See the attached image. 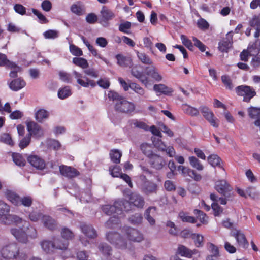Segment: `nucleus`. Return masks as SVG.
Wrapping results in <instances>:
<instances>
[{
  "instance_id": "c9c22d12",
  "label": "nucleus",
  "mask_w": 260,
  "mask_h": 260,
  "mask_svg": "<svg viewBox=\"0 0 260 260\" xmlns=\"http://www.w3.org/2000/svg\"><path fill=\"white\" fill-rule=\"evenodd\" d=\"M130 87L131 89L143 98H147L146 91L139 84L131 82Z\"/></svg>"
},
{
  "instance_id": "9b49d317",
  "label": "nucleus",
  "mask_w": 260,
  "mask_h": 260,
  "mask_svg": "<svg viewBox=\"0 0 260 260\" xmlns=\"http://www.w3.org/2000/svg\"><path fill=\"white\" fill-rule=\"evenodd\" d=\"M153 145L159 151L166 152L167 154L171 157H173L176 152L173 146H167L162 141L161 139H156L154 138L152 139Z\"/></svg>"
},
{
  "instance_id": "7ed1b4c3",
  "label": "nucleus",
  "mask_w": 260,
  "mask_h": 260,
  "mask_svg": "<svg viewBox=\"0 0 260 260\" xmlns=\"http://www.w3.org/2000/svg\"><path fill=\"white\" fill-rule=\"evenodd\" d=\"M0 252L2 257L5 259L23 260L26 257L25 254L20 252V248L16 243H11L4 246Z\"/></svg>"
},
{
  "instance_id": "49530a36",
  "label": "nucleus",
  "mask_w": 260,
  "mask_h": 260,
  "mask_svg": "<svg viewBox=\"0 0 260 260\" xmlns=\"http://www.w3.org/2000/svg\"><path fill=\"white\" fill-rule=\"evenodd\" d=\"M54 244L53 242L49 240H44L41 243V246L44 251L49 253L54 249Z\"/></svg>"
},
{
  "instance_id": "f704fd0d",
  "label": "nucleus",
  "mask_w": 260,
  "mask_h": 260,
  "mask_svg": "<svg viewBox=\"0 0 260 260\" xmlns=\"http://www.w3.org/2000/svg\"><path fill=\"white\" fill-rule=\"evenodd\" d=\"M177 254L187 258H191L192 256V253L191 252V250L182 245H179Z\"/></svg>"
},
{
  "instance_id": "a211bd4d",
  "label": "nucleus",
  "mask_w": 260,
  "mask_h": 260,
  "mask_svg": "<svg viewBox=\"0 0 260 260\" xmlns=\"http://www.w3.org/2000/svg\"><path fill=\"white\" fill-rule=\"evenodd\" d=\"M11 233L20 242L26 243L28 241L27 234L22 228H13L11 229Z\"/></svg>"
},
{
  "instance_id": "ea45409f",
  "label": "nucleus",
  "mask_w": 260,
  "mask_h": 260,
  "mask_svg": "<svg viewBox=\"0 0 260 260\" xmlns=\"http://www.w3.org/2000/svg\"><path fill=\"white\" fill-rule=\"evenodd\" d=\"M189 164L192 167L198 171H202L204 169V166L200 162V160L195 156H192L188 158Z\"/></svg>"
},
{
  "instance_id": "b1692460",
  "label": "nucleus",
  "mask_w": 260,
  "mask_h": 260,
  "mask_svg": "<svg viewBox=\"0 0 260 260\" xmlns=\"http://www.w3.org/2000/svg\"><path fill=\"white\" fill-rule=\"evenodd\" d=\"M80 228L82 232L88 238H94L96 237V232L92 226L86 224H82Z\"/></svg>"
},
{
  "instance_id": "bb28decb",
  "label": "nucleus",
  "mask_w": 260,
  "mask_h": 260,
  "mask_svg": "<svg viewBox=\"0 0 260 260\" xmlns=\"http://www.w3.org/2000/svg\"><path fill=\"white\" fill-rule=\"evenodd\" d=\"M23 222L22 219L16 215L8 214L7 218L2 223L5 224H15L18 225Z\"/></svg>"
},
{
  "instance_id": "e433bc0d",
  "label": "nucleus",
  "mask_w": 260,
  "mask_h": 260,
  "mask_svg": "<svg viewBox=\"0 0 260 260\" xmlns=\"http://www.w3.org/2000/svg\"><path fill=\"white\" fill-rule=\"evenodd\" d=\"M182 110L185 113L191 116H197L199 115V111L197 108L187 104L182 106Z\"/></svg>"
},
{
  "instance_id": "cd10ccee",
  "label": "nucleus",
  "mask_w": 260,
  "mask_h": 260,
  "mask_svg": "<svg viewBox=\"0 0 260 260\" xmlns=\"http://www.w3.org/2000/svg\"><path fill=\"white\" fill-rule=\"evenodd\" d=\"M6 198L14 205L20 206L21 197L15 192L7 190L5 192Z\"/></svg>"
},
{
  "instance_id": "37998d69",
  "label": "nucleus",
  "mask_w": 260,
  "mask_h": 260,
  "mask_svg": "<svg viewBox=\"0 0 260 260\" xmlns=\"http://www.w3.org/2000/svg\"><path fill=\"white\" fill-rule=\"evenodd\" d=\"M48 116V112L44 109H39L35 114L36 119L39 122H42L44 119H47Z\"/></svg>"
},
{
  "instance_id": "7c9ffc66",
  "label": "nucleus",
  "mask_w": 260,
  "mask_h": 260,
  "mask_svg": "<svg viewBox=\"0 0 260 260\" xmlns=\"http://www.w3.org/2000/svg\"><path fill=\"white\" fill-rule=\"evenodd\" d=\"M207 160L212 166L214 167H218L224 170L221 165V159L217 155L211 154L208 157Z\"/></svg>"
},
{
  "instance_id": "a18cd8bd",
  "label": "nucleus",
  "mask_w": 260,
  "mask_h": 260,
  "mask_svg": "<svg viewBox=\"0 0 260 260\" xmlns=\"http://www.w3.org/2000/svg\"><path fill=\"white\" fill-rule=\"evenodd\" d=\"M179 217L182 222L194 223L196 222V218L193 216L188 215L187 213L184 212H180L179 213Z\"/></svg>"
},
{
  "instance_id": "a878e982",
  "label": "nucleus",
  "mask_w": 260,
  "mask_h": 260,
  "mask_svg": "<svg viewBox=\"0 0 260 260\" xmlns=\"http://www.w3.org/2000/svg\"><path fill=\"white\" fill-rule=\"evenodd\" d=\"M156 208L151 206L147 208L145 212V218L151 225H154L155 223V220L153 217L156 214Z\"/></svg>"
},
{
  "instance_id": "f8f14e48",
  "label": "nucleus",
  "mask_w": 260,
  "mask_h": 260,
  "mask_svg": "<svg viewBox=\"0 0 260 260\" xmlns=\"http://www.w3.org/2000/svg\"><path fill=\"white\" fill-rule=\"evenodd\" d=\"M27 160L32 167L37 170H43L46 167L45 160L37 155H29L27 157Z\"/></svg>"
},
{
  "instance_id": "f3484780",
  "label": "nucleus",
  "mask_w": 260,
  "mask_h": 260,
  "mask_svg": "<svg viewBox=\"0 0 260 260\" xmlns=\"http://www.w3.org/2000/svg\"><path fill=\"white\" fill-rule=\"evenodd\" d=\"M131 74L144 85L147 86L148 84V77L146 75L144 72L140 71L138 67H134L132 68L131 69Z\"/></svg>"
},
{
  "instance_id": "2eb2a0df",
  "label": "nucleus",
  "mask_w": 260,
  "mask_h": 260,
  "mask_svg": "<svg viewBox=\"0 0 260 260\" xmlns=\"http://www.w3.org/2000/svg\"><path fill=\"white\" fill-rule=\"evenodd\" d=\"M178 170L181 171V173L184 177L189 176L196 181H199L202 179V176L200 174L189 168L179 166L178 167Z\"/></svg>"
},
{
  "instance_id": "4d7b16f0",
  "label": "nucleus",
  "mask_w": 260,
  "mask_h": 260,
  "mask_svg": "<svg viewBox=\"0 0 260 260\" xmlns=\"http://www.w3.org/2000/svg\"><path fill=\"white\" fill-rule=\"evenodd\" d=\"M27 234V238L28 237L31 239H35L37 237V231L36 229L32 226H31L29 223H27L26 231L25 232Z\"/></svg>"
},
{
  "instance_id": "423d86ee",
  "label": "nucleus",
  "mask_w": 260,
  "mask_h": 260,
  "mask_svg": "<svg viewBox=\"0 0 260 260\" xmlns=\"http://www.w3.org/2000/svg\"><path fill=\"white\" fill-rule=\"evenodd\" d=\"M106 239L117 248L124 249L127 247L126 241L117 232H110L107 233Z\"/></svg>"
},
{
  "instance_id": "4c0bfd02",
  "label": "nucleus",
  "mask_w": 260,
  "mask_h": 260,
  "mask_svg": "<svg viewBox=\"0 0 260 260\" xmlns=\"http://www.w3.org/2000/svg\"><path fill=\"white\" fill-rule=\"evenodd\" d=\"M117 63L121 67H128L131 63V59L121 54H118L116 55Z\"/></svg>"
},
{
  "instance_id": "c85d7f7f",
  "label": "nucleus",
  "mask_w": 260,
  "mask_h": 260,
  "mask_svg": "<svg viewBox=\"0 0 260 260\" xmlns=\"http://www.w3.org/2000/svg\"><path fill=\"white\" fill-rule=\"evenodd\" d=\"M10 206L4 201L0 200V223H3L9 214Z\"/></svg>"
},
{
  "instance_id": "9d476101",
  "label": "nucleus",
  "mask_w": 260,
  "mask_h": 260,
  "mask_svg": "<svg viewBox=\"0 0 260 260\" xmlns=\"http://www.w3.org/2000/svg\"><path fill=\"white\" fill-rule=\"evenodd\" d=\"M115 17L114 13L107 6H103L100 11L99 22L104 26H108L109 21Z\"/></svg>"
},
{
  "instance_id": "f257e3e1",
  "label": "nucleus",
  "mask_w": 260,
  "mask_h": 260,
  "mask_svg": "<svg viewBox=\"0 0 260 260\" xmlns=\"http://www.w3.org/2000/svg\"><path fill=\"white\" fill-rule=\"evenodd\" d=\"M145 204V200L142 196L136 193L131 192L129 195V201L121 199L116 201L113 205H105L102 207L103 211L107 215L112 216L105 223V225L107 229H115L120 223L119 217L123 211H129L132 206L142 209Z\"/></svg>"
},
{
  "instance_id": "5fc2aeb1",
  "label": "nucleus",
  "mask_w": 260,
  "mask_h": 260,
  "mask_svg": "<svg viewBox=\"0 0 260 260\" xmlns=\"http://www.w3.org/2000/svg\"><path fill=\"white\" fill-rule=\"evenodd\" d=\"M0 141L10 146H13L14 142L9 134L3 133L0 136Z\"/></svg>"
},
{
  "instance_id": "e2e57ef3",
  "label": "nucleus",
  "mask_w": 260,
  "mask_h": 260,
  "mask_svg": "<svg viewBox=\"0 0 260 260\" xmlns=\"http://www.w3.org/2000/svg\"><path fill=\"white\" fill-rule=\"evenodd\" d=\"M33 202L32 198L30 196H25L21 198L20 206L23 205L26 207H29L31 206Z\"/></svg>"
},
{
  "instance_id": "0eeeda50",
  "label": "nucleus",
  "mask_w": 260,
  "mask_h": 260,
  "mask_svg": "<svg viewBox=\"0 0 260 260\" xmlns=\"http://www.w3.org/2000/svg\"><path fill=\"white\" fill-rule=\"evenodd\" d=\"M214 188L225 197H230L233 190L232 186L224 179L217 180L215 183Z\"/></svg>"
},
{
  "instance_id": "393cba45",
  "label": "nucleus",
  "mask_w": 260,
  "mask_h": 260,
  "mask_svg": "<svg viewBox=\"0 0 260 260\" xmlns=\"http://www.w3.org/2000/svg\"><path fill=\"white\" fill-rule=\"evenodd\" d=\"M146 75L150 76L155 81L159 82L162 80V76L159 74L158 70L155 67H152L151 68L146 67Z\"/></svg>"
},
{
  "instance_id": "473e14b6",
  "label": "nucleus",
  "mask_w": 260,
  "mask_h": 260,
  "mask_svg": "<svg viewBox=\"0 0 260 260\" xmlns=\"http://www.w3.org/2000/svg\"><path fill=\"white\" fill-rule=\"evenodd\" d=\"M54 245V249L65 250L67 248L69 242L67 240L60 238L54 239L53 242Z\"/></svg>"
},
{
  "instance_id": "6e6d98bb",
  "label": "nucleus",
  "mask_w": 260,
  "mask_h": 260,
  "mask_svg": "<svg viewBox=\"0 0 260 260\" xmlns=\"http://www.w3.org/2000/svg\"><path fill=\"white\" fill-rule=\"evenodd\" d=\"M31 137L30 135H27L20 140L19 143V147L21 149H23L26 148L30 144L31 142Z\"/></svg>"
},
{
  "instance_id": "4be33fe9",
  "label": "nucleus",
  "mask_w": 260,
  "mask_h": 260,
  "mask_svg": "<svg viewBox=\"0 0 260 260\" xmlns=\"http://www.w3.org/2000/svg\"><path fill=\"white\" fill-rule=\"evenodd\" d=\"M210 198L214 202L211 205L214 215L215 216H218L223 212V209L217 203L218 199V196L215 193H212L210 194Z\"/></svg>"
},
{
  "instance_id": "338daca9",
  "label": "nucleus",
  "mask_w": 260,
  "mask_h": 260,
  "mask_svg": "<svg viewBox=\"0 0 260 260\" xmlns=\"http://www.w3.org/2000/svg\"><path fill=\"white\" fill-rule=\"evenodd\" d=\"M250 26L254 28H260V17L254 16L249 21Z\"/></svg>"
},
{
  "instance_id": "aec40b11",
  "label": "nucleus",
  "mask_w": 260,
  "mask_h": 260,
  "mask_svg": "<svg viewBox=\"0 0 260 260\" xmlns=\"http://www.w3.org/2000/svg\"><path fill=\"white\" fill-rule=\"evenodd\" d=\"M233 236L236 239V241L239 246L244 249H246L248 247L249 243L243 233L241 232L240 230H237L234 233Z\"/></svg>"
},
{
  "instance_id": "de8ad7c7",
  "label": "nucleus",
  "mask_w": 260,
  "mask_h": 260,
  "mask_svg": "<svg viewBox=\"0 0 260 260\" xmlns=\"http://www.w3.org/2000/svg\"><path fill=\"white\" fill-rule=\"evenodd\" d=\"M73 62L76 66L80 67L82 69H86L88 67L87 60L82 57H74L73 59Z\"/></svg>"
},
{
  "instance_id": "79ce46f5",
  "label": "nucleus",
  "mask_w": 260,
  "mask_h": 260,
  "mask_svg": "<svg viewBox=\"0 0 260 260\" xmlns=\"http://www.w3.org/2000/svg\"><path fill=\"white\" fill-rule=\"evenodd\" d=\"M15 63L9 60L7 56L3 53H0V67H15Z\"/></svg>"
},
{
  "instance_id": "a19ab883",
  "label": "nucleus",
  "mask_w": 260,
  "mask_h": 260,
  "mask_svg": "<svg viewBox=\"0 0 260 260\" xmlns=\"http://www.w3.org/2000/svg\"><path fill=\"white\" fill-rule=\"evenodd\" d=\"M136 53L139 59L144 64L150 65L152 64V61L151 59L144 52H140L138 51H136Z\"/></svg>"
},
{
  "instance_id": "1a4fd4ad",
  "label": "nucleus",
  "mask_w": 260,
  "mask_h": 260,
  "mask_svg": "<svg viewBox=\"0 0 260 260\" xmlns=\"http://www.w3.org/2000/svg\"><path fill=\"white\" fill-rule=\"evenodd\" d=\"M203 116L214 127L219 126V120L215 116L213 111L208 107L201 106L199 108Z\"/></svg>"
},
{
  "instance_id": "58836bf2",
  "label": "nucleus",
  "mask_w": 260,
  "mask_h": 260,
  "mask_svg": "<svg viewBox=\"0 0 260 260\" xmlns=\"http://www.w3.org/2000/svg\"><path fill=\"white\" fill-rule=\"evenodd\" d=\"M12 158L13 161L18 166L24 167L26 164L25 158L19 153H13Z\"/></svg>"
},
{
  "instance_id": "72a5a7b5",
  "label": "nucleus",
  "mask_w": 260,
  "mask_h": 260,
  "mask_svg": "<svg viewBox=\"0 0 260 260\" xmlns=\"http://www.w3.org/2000/svg\"><path fill=\"white\" fill-rule=\"evenodd\" d=\"M154 90L157 92L166 95L171 94L173 92L172 88L162 84H155L153 86Z\"/></svg>"
},
{
  "instance_id": "f03ea898",
  "label": "nucleus",
  "mask_w": 260,
  "mask_h": 260,
  "mask_svg": "<svg viewBox=\"0 0 260 260\" xmlns=\"http://www.w3.org/2000/svg\"><path fill=\"white\" fill-rule=\"evenodd\" d=\"M73 74L77 79V83L82 87H94L96 84L104 89H108L110 85V82L107 78L100 79L96 83L94 80L89 79L86 77H83L82 75L76 71L73 72Z\"/></svg>"
},
{
  "instance_id": "864d4df0",
  "label": "nucleus",
  "mask_w": 260,
  "mask_h": 260,
  "mask_svg": "<svg viewBox=\"0 0 260 260\" xmlns=\"http://www.w3.org/2000/svg\"><path fill=\"white\" fill-rule=\"evenodd\" d=\"M100 251L105 255H110L112 251L111 247L107 243H100L98 246Z\"/></svg>"
},
{
  "instance_id": "2f4dec72",
  "label": "nucleus",
  "mask_w": 260,
  "mask_h": 260,
  "mask_svg": "<svg viewBox=\"0 0 260 260\" xmlns=\"http://www.w3.org/2000/svg\"><path fill=\"white\" fill-rule=\"evenodd\" d=\"M232 37L231 35V40H223L218 43V49L222 52H228L229 49L232 46V44L233 43L232 41Z\"/></svg>"
},
{
  "instance_id": "680f3d73",
  "label": "nucleus",
  "mask_w": 260,
  "mask_h": 260,
  "mask_svg": "<svg viewBox=\"0 0 260 260\" xmlns=\"http://www.w3.org/2000/svg\"><path fill=\"white\" fill-rule=\"evenodd\" d=\"M44 215L40 212L32 211L29 214V219L32 222H37L40 219L42 220V216Z\"/></svg>"
},
{
  "instance_id": "c756f323",
  "label": "nucleus",
  "mask_w": 260,
  "mask_h": 260,
  "mask_svg": "<svg viewBox=\"0 0 260 260\" xmlns=\"http://www.w3.org/2000/svg\"><path fill=\"white\" fill-rule=\"evenodd\" d=\"M27 125V129L28 131V133L27 135H30V136L31 137V136H36L39 134L40 132L41 131V127L37 123L34 121H29L26 123Z\"/></svg>"
},
{
  "instance_id": "052dcab7",
  "label": "nucleus",
  "mask_w": 260,
  "mask_h": 260,
  "mask_svg": "<svg viewBox=\"0 0 260 260\" xmlns=\"http://www.w3.org/2000/svg\"><path fill=\"white\" fill-rule=\"evenodd\" d=\"M142 215L139 213H136L132 215L129 218L130 222L134 224H140L142 221Z\"/></svg>"
},
{
  "instance_id": "6e6552de",
  "label": "nucleus",
  "mask_w": 260,
  "mask_h": 260,
  "mask_svg": "<svg viewBox=\"0 0 260 260\" xmlns=\"http://www.w3.org/2000/svg\"><path fill=\"white\" fill-rule=\"evenodd\" d=\"M121 232L129 241L140 242L143 240V235L135 229L124 226L121 229Z\"/></svg>"
},
{
  "instance_id": "dca6fc26",
  "label": "nucleus",
  "mask_w": 260,
  "mask_h": 260,
  "mask_svg": "<svg viewBox=\"0 0 260 260\" xmlns=\"http://www.w3.org/2000/svg\"><path fill=\"white\" fill-rule=\"evenodd\" d=\"M157 189V185L155 183L146 179L143 182L141 187L142 191L146 195L156 193Z\"/></svg>"
},
{
  "instance_id": "ddd939ff",
  "label": "nucleus",
  "mask_w": 260,
  "mask_h": 260,
  "mask_svg": "<svg viewBox=\"0 0 260 260\" xmlns=\"http://www.w3.org/2000/svg\"><path fill=\"white\" fill-rule=\"evenodd\" d=\"M148 163L151 168L160 170L165 166L166 161L163 157L156 153L148 159Z\"/></svg>"
},
{
  "instance_id": "412c9836",
  "label": "nucleus",
  "mask_w": 260,
  "mask_h": 260,
  "mask_svg": "<svg viewBox=\"0 0 260 260\" xmlns=\"http://www.w3.org/2000/svg\"><path fill=\"white\" fill-rule=\"evenodd\" d=\"M140 149L142 153L147 158L148 160L156 153L153 146L147 143L141 144Z\"/></svg>"
},
{
  "instance_id": "603ef678",
  "label": "nucleus",
  "mask_w": 260,
  "mask_h": 260,
  "mask_svg": "<svg viewBox=\"0 0 260 260\" xmlns=\"http://www.w3.org/2000/svg\"><path fill=\"white\" fill-rule=\"evenodd\" d=\"M222 82L224 85L226 89L230 90L233 89L234 86L232 83V80L229 76L226 75H222L221 77Z\"/></svg>"
},
{
  "instance_id": "69168bd1",
  "label": "nucleus",
  "mask_w": 260,
  "mask_h": 260,
  "mask_svg": "<svg viewBox=\"0 0 260 260\" xmlns=\"http://www.w3.org/2000/svg\"><path fill=\"white\" fill-rule=\"evenodd\" d=\"M32 12L39 19L41 23H47L48 22V20L46 18V17L42 14L39 10L32 8Z\"/></svg>"
},
{
  "instance_id": "0e129e2a",
  "label": "nucleus",
  "mask_w": 260,
  "mask_h": 260,
  "mask_svg": "<svg viewBox=\"0 0 260 260\" xmlns=\"http://www.w3.org/2000/svg\"><path fill=\"white\" fill-rule=\"evenodd\" d=\"M133 125L135 127L143 129L145 131H149V126L143 121L135 120L133 122Z\"/></svg>"
},
{
  "instance_id": "3c124183",
  "label": "nucleus",
  "mask_w": 260,
  "mask_h": 260,
  "mask_svg": "<svg viewBox=\"0 0 260 260\" xmlns=\"http://www.w3.org/2000/svg\"><path fill=\"white\" fill-rule=\"evenodd\" d=\"M191 237L194 240L196 247H200L203 246L204 237L202 235L199 234H191Z\"/></svg>"
},
{
  "instance_id": "8fccbe9b",
  "label": "nucleus",
  "mask_w": 260,
  "mask_h": 260,
  "mask_svg": "<svg viewBox=\"0 0 260 260\" xmlns=\"http://www.w3.org/2000/svg\"><path fill=\"white\" fill-rule=\"evenodd\" d=\"M72 94L71 90L69 86H65L60 89L58 92V96L60 99H64Z\"/></svg>"
},
{
  "instance_id": "4468645a",
  "label": "nucleus",
  "mask_w": 260,
  "mask_h": 260,
  "mask_svg": "<svg viewBox=\"0 0 260 260\" xmlns=\"http://www.w3.org/2000/svg\"><path fill=\"white\" fill-rule=\"evenodd\" d=\"M60 174L69 178H73L80 175L79 172L71 166L62 165L59 167Z\"/></svg>"
},
{
  "instance_id": "20e7f679",
  "label": "nucleus",
  "mask_w": 260,
  "mask_h": 260,
  "mask_svg": "<svg viewBox=\"0 0 260 260\" xmlns=\"http://www.w3.org/2000/svg\"><path fill=\"white\" fill-rule=\"evenodd\" d=\"M235 90L237 95L243 96V101L247 103L249 102L251 99L256 94V92L253 87L246 85L238 86Z\"/></svg>"
},
{
  "instance_id": "13d9d810",
  "label": "nucleus",
  "mask_w": 260,
  "mask_h": 260,
  "mask_svg": "<svg viewBox=\"0 0 260 260\" xmlns=\"http://www.w3.org/2000/svg\"><path fill=\"white\" fill-rule=\"evenodd\" d=\"M61 235L62 237L66 240L72 239L74 237V233L67 228H63L62 229Z\"/></svg>"
},
{
  "instance_id": "c03bdc74",
  "label": "nucleus",
  "mask_w": 260,
  "mask_h": 260,
  "mask_svg": "<svg viewBox=\"0 0 260 260\" xmlns=\"http://www.w3.org/2000/svg\"><path fill=\"white\" fill-rule=\"evenodd\" d=\"M109 154L111 160L113 162L117 164L120 162L122 154L119 150L117 149L112 150Z\"/></svg>"
},
{
  "instance_id": "09e8293b",
  "label": "nucleus",
  "mask_w": 260,
  "mask_h": 260,
  "mask_svg": "<svg viewBox=\"0 0 260 260\" xmlns=\"http://www.w3.org/2000/svg\"><path fill=\"white\" fill-rule=\"evenodd\" d=\"M193 213L197 216V218L203 224H207L208 222V216L202 211L195 209L194 210Z\"/></svg>"
},
{
  "instance_id": "774afa93",
  "label": "nucleus",
  "mask_w": 260,
  "mask_h": 260,
  "mask_svg": "<svg viewBox=\"0 0 260 260\" xmlns=\"http://www.w3.org/2000/svg\"><path fill=\"white\" fill-rule=\"evenodd\" d=\"M59 76L60 79L66 83H71L72 82V76L71 74L64 71H60L59 72Z\"/></svg>"
},
{
  "instance_id": "5701e85b",
  "label": "nucleus",
  "mask_w": 260,
  "mask_h": 260,
  "mask_svg": "<svg viewBox=\"0 0 260 260\" xmlns=\"http://www.w3.org/2000/svg\"><path fill=\"white\" fill-rule=\"evenodd\" d=\"M25 85V81L20 78L13 80L9 84L10 88L14 91H17L22 89Z\"/></svg>"
},
{
  "instance_id": "6ab92c4d",
  "label": "nucleus",
  "mask_w": 260,
  "mask_h": 260,
  "mask_svg": "<svg viewBox=\"0 0 260 260\" xmlns=\"http://www.w3.org/2000/svg\"><path fill=\"white\" fill-rule=\"evenodd\" d=\"M42 222L44 227L50 231H54L56 229L57 223L51 216L44 215L42 216Z\"/></svg>"
},
{
  "instance_id": "bf43d9fd",
  "label": "nucleus",
  "mask_w": 260,
  "mask_h": 260,
  "mask_svg": "<svg viewBox=\"0 0 260 260\" xmlns=\"http://www.w3.org/2000/svg\"><path fill=\"white\" fill-rule=\"evenodd\" d=\"M71 11L78 16L83 15L85 13V11L82 7L77 4H73L71 6Z\"/></svg>"
},
{
  "instance_id": "39448f33",
  "label": "nucleus",
  "mask_w": 260,
  "mask_h": 260,
  "mask_svg": "<svg viewBox=\"0 0 260 260\" xmlns=\"http://www.w3.org/2000/svg\"><path fill=\"white\" fill-rule=\"evenodd\" d=\"M114 109L119 113L131 114L135 110V105L123 97L120 101L116 102Z\"/></svg>"
}]
</instances>
